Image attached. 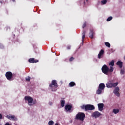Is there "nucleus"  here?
Listing matches in <instances>:
<instances>
[{
  "mask_svg": "<svg viewBox=\"0 0 125 125\" xmlns=\"http://www.w3.org/2000/svg\"><path fill=\"white\" fill-rule=\"evenodd\" d=\"M85 31H83L82 33V42H84V39H85Z\"/></svg>",
  "mask_w": 125,
  "mask_h": 125,
  "instance_id": "19",
  "label": "nucleus"
},
{
  "mask_svg": "<svg viewBox=\"0 0 125 125\" xmlns=\"http://www.w3.org/2000/svg\"><path fill=\"white\" fill-rule=\"evenodd\" d=\"M101 3L103 5L106 4L107 3V0H103L101 1Z\"/></svg>",
  "mask_w": 125,
  "mask_h": 125,
  "instance_id": "24",
  "label": "nucleus"
},
{
  "mask_svg": "<svg viewBox=\"0 0 125 125\" xmlns=\"http://www.w3.org/2000/svg\"><path fill=\"white\" fill-rule=\"evenodd\" d=\"M120 73L121 74H124L125 73V71H124V70H121Z\"/></svg>",
  "mask_w": 125,
  "mask_h": 125,
  "instance_id": "35",
  "label": "nucleus"
},
{
  "mask_svg": "<svg viewBox=\"0 0 125 125\" xmlns=\"http://www.w3.org/2000/svg\"><path fill=\"white\" fill-rule=\"evenodd\" d=\"M49 125H54V122L52 120H50L48 123Z\"/></svg>",
  "mask_w": 125,
  "mask_h": 125,
  "instance_id": "27",
  "label": "nucleus"
},
{
  "mask_svg": "<svg viewBox=\"0 0 125 125\" xmlns=\"http://www.w3.org/2000/svg\"><path fill=\"white\" fill-rule=\"evenodd\" d=\"M55 125H59V123H56L55 124Z\"/></svg>",
  "mask_w": 125,
  "mask_h": 125,
  "instance_id": "40",
  "label": "nucleus"
},
{
  "mask_svg": "<svg viewBox=\"0 0 125 125\" xmlns=\"http://www.w3.org/2000/svg\"><path fill=\"white\" fill-rule=\"evenodd\" d=\"M94 125H96L95 124H94Z\"/></svg>",
  "mask_w": 125,
  "mask_h": 125,
  "instance_id": "42",
  "label": "nucleus"
},
{
  "mask_svg": "<svg viewBox=\"0 0 125 125\" xmlns=\"http://www.w3.org/2000/svg\"><path fill=\"white\" fill-rule=\"evenodd\" d=\"M24 99L25 100H26V101H28V105L29 106H33V104H36L37 101H34L33 102V98H32V97L31 96H26L24 97ZM32 103H33V104H32Z\"/></svg>",
  "mask_w": 125,
  "mask_h": 125,
  "instance_id": "2",
  "label": "nucleus"
},
{
  "mask_svg": "<svg viewBox=\"0 0 125 125\" xmlns=\"http://www.w3.org/2000/svg\"><path fill=\"white\" fill-rule=\"evenodd\" d=\"M5 77L8 81H13V74L10 71L6 73Z\"/></svg>",
  "mask_w": 125,
  "mask_h": 125,
  "instance_id": "6",
  "label": "nucleus"
},
{
  "mask_svg": "<svg viewBox=\"0 0 125 125\" xmlns=\"http://www.w3.org/2000/svg\"><path fill=\"white\" fill-rule=\"evenodd\" d=\"M86 105H82L81 106V109H82V110H84V109H85V110L86 111Z\"/></svg>",
  "mask_w": 125,
  "mask_h": 125,
  "instance_id": "28",
  "label": "nucleus"
},
{
  "mask_svg": "<svg viewBox=\"0 0 125 125\" xmlns=\"http://www.w3.org/2000/svg\"><path fill=\"white\" fill-rule=\"evenodd\" d=\"M2 119V114L1 113H0V120H1Z\"/></svg>",
  "mask_w": 125,
  "mask_h": 125,
  "instance_id": "34",
  "label": "nucleus"
},
{
  "mask_svg": "<svg viewBox=\"0 0 125 125\" xmlns=\"http://www.w3.org/2000/svg\"><path fill=\"white\" fill-rule=\"evenodd\" d=\"M115 65V61L112 60L111 62L109 63V66H112V67H113V66Z\"/></svg>",
  "mask_w": 125,
  "mask_h": 125,
  "instance_id": "22",
  "label": "nucleus"
},
{
  "mask_svg": "<svg viewBox=\"0 0 125 125\" xmlns=\"http://www.w3.org/2000/svg\"><path fill=\"white\" fill-rule=\"evenodd\" d=\"M112 19H113V17L110 16V17H108V18L107 19L106 21H107V22H109V21H111V20H112Z\"/></svg>",
  "mask_w": 125,
  "mask_h": 125,
  "instance_id": "26",
  "label": "nucleus"
},
{
  "mask_svg": "<svg viewBox=\"0 0 125 125\" xmlns=\"http://www.w3.org/2000/svg\"><path fill=\"white\" fill-rule=\"evenodd\" d=\"M120 110L118 109H114L113 110V113H114V114H118Z\"/></svg>",
  "mask_w": 125,
  "mask_h": 125,
  "instance_id": "23",
  "label": "nucleus"
},
{
  "mask_svg": "<svg viewBox=\"0 0 125 125\" xmlns=\"http://www.w3.org/2000/svg\"><path fill=\"white\" fill-rule=\"evenodd\" d=\"M28 62H29V63H38V62H39V60H35V58H31L29 59Z\"/></svg>",
  "mask_w": 125,
  "mask_h": 125,
  "instance_id": "12",
  "label": "nucleus"
},
{
  "mask_svg": "<svg viewBox=\"0 0 125 125\" xmlns=\"http://www.w3.org/2000/svg\"><path fill=\"white\" fill-rule=\"evenodd\" d=\"M103 54H104V50L103 49H101L98 55V58L100 59V58H101V56H102Z\"/></svg>",
  "mask_w": 125,
  "mask_h": 125,
  "instance_id": "15",
  "label": "nucleus"
},
{
  "mask_svg": "<svg viewBox=\"0 0 125 125\" xmlns=\"http://www.w3.org/2000/svg\"><path fill=\"white\" fill-rule=\"evenodd\" d=\"M49 105H50V106H51V105H52V102H50L49 103Z\"/></svg>",
  "mask_w": 125,
  "mask_h": 125,
  "instance_id": "38",
  "label": "nucleus"
},
{
  "mask_svg": "<svg viewBox=\"0 0 125 125\" xmlns=\"http://www.w3.org/2000/svg\"><path fill=\"white\" fill-rule=\"evenodd\" d=\"M98 107L100 111H103L104 107V104H103V103H99L98 104Z\"/></svg>",
  "mask_w": 125,
  "mask_h": 125,
  "instance_id": "13",
  "label": "nucleus"
},
{
  "mask_svg": "<svg viewBox=\"0 0 125 125\" xmlns=\"http://www.w3.org/2000/svg\"><path fill=\"white\" fill-rule=\"evenodd\" d=\"M88 2V0H82L80 1V4H83V5H85L86 3Z\"/></svg>",
  "mask_w": 125,
  "mask_h": 125,
  "instance_id": "18",
  "label": "nucleus"
},
{
  "mask_svg": "<svg viewBox=\"0 0 125 125\" xmlns=\"http://www.w3.org/2000/svg\"><path fill=\"white\" fill-rule=\"evenodd\" d=\"M31 80V77L30 76H28L26 78V81H27L28 82L30 81Z\"/></svg>",
  "mask_w": 125,
  "mask_h": 125,
  "instance_id": "31",
  "label": "nucleus"
},
{
  "mask_svg": "<svg viewBox=\"0 0 125 125\" xmlns=\"http://www.w3.org/2000/svg\"><path fill=\"white\" fill-rule=\"evenodd\" d=\"M105 45H106V46H107V47H111V44H110V43L106 42L105 43Z\"/></svg>",
  "mask_w": 125,
  "mask_h": 125,
  "instance_id": "25",
  "label": "nucleus"
},
{
  "mask_svg": "<svg viewBox=\"0 0 125 125\" xmlns=\"http://www.w3.org/2000/svg\"><path fill=\"white\" fill-rule=\"evenodd\" d=\"M72 105L67 104L65 106V110L67 112H70L71 110H72Z\"/></svg>",
  "mask_w": 125,
  "mask_h": 125,
  "instance_id": "14",
  "label": "nucleus"
},
{
  "mask_svg": "<svg viewBox=\"0 0 125 125\" xmlns=\"http://www.w3.org/2000/svg\"><path fill=\"white\" fill-rule=\"evenodd\" d=\"M119 91H120V88H119V87H116L114 89L113 93H114V94H115V95H116V96L119 97L120 96V93H119Z\"/></svg>",
  "mask_w": 125,
  "mask_h": 125,
  "instance_id": "10",
  "label": "nucleus"
},
{
  "mask_svg": "<svg viewBox=\"0 0 125 125\" xmlns=\"http://www.w3.org/2000/svg\"><path fill=\"white\" fill-rule=\"evenodd\" d=\"M95 109V107H94V106L91 104L86 105V111H92Z\"/></svg>",
  "mask_w": 125,
  "mask_h": 125,
  "instance_id": "8",
  "label": "nucleus"
},
{
  "mask_svg": "<svg viewBox=\"0 0 125 125\" xmlns=\"http://www.w3.org/2000/svg\"><path fill=\"white\" fill-rule=\"evenodd\" d=\"M74 59H75V58H74L73 57H71L69 59V61H70V62H72V61H73Z\"/></svg>",
  "mask_w": 125,
  "mask_h": 125,
  "instance_id": "32",
  "label": "nucleus"
},
{
  "mask_svg": "<svg viewBox=\"0 0 125 125\" xmlns=\"http://www.w3.org/2000/svg\"><path fill=\"white\" fill-rule=\"evenodd\" d=\"M124 60H125V55L124 57Z\"/></svg>",
  "mask_w": 125,
  "mask_h": 125,
  "instance_id": "41",
  "label": "nucleus"
},
{
  "mask_svg": "<svg viewBox=\"0 0 125 125\" xmlns=\"http://www.w3.org/2000/svg\"><path fill=\"white\" fill-rule=\"evenodd\" d=\"M6 117L9 120H12V121H17V118H16V117H15L14 115H7Z\"/></svg>",
  "mask_w": 125,
  "mask_h": 125,
  "instance_id": "11",
  "label": "nucleus"
},
{
  "mask_svg": "<svg viewBox=\"0 0 125 125\" xmlns=\"http://www.w3.org/2000/svg\"><path fill=\"white\" fill-rule=\"evenodd\" d=\"M67 49H71V46H68L67 47Z\"/></svg>",
  "mask_w": 125,
  "mask_h": 125,
  "instance_id": "39",
  "label": "nucleus"
},
{
  "mask_svg": "<svg viewBox=\"0 0 125 125\" xmlns=\"http://www.w3.org/2000/svg\"><path fill=\"white\" fill-rule=\"evenodd\" d=\"M100 116H101V113H100L98 111H95L93 113H92L91 115V116L94 118H95V119H96V118H99Z\"/></svg>",
  "mask_w": 125,
  "mask_h": 125,
  "instance_id": "9",
  "label": "nucleus"
},
{
  "mask_svg": "<svg viewBox=\"0 0 125 125\" xmlns=\"http://www.w3.org/2000/svg\"><path fill=\"white\" fill-rule=\"evenodd\" d=\"M119 84V83L116 82L114 83V81L113 80L109 81L107 83H106V87L107 88H112V87H116Z\"/></svg>",
  "mask_w": 125,
  "mask_h": 125,
  "instance_id": "4",
  "label": "nucleus"
},
{
  "mask_svg": "<svg viewBox=\"0 0 125 125\" xmlns=\"http://www.w3.org/2000/svg\"><path fill=\"white\" fill-rule=\"evenodd\" d=\"M116 65L119 66V68H122L123 67V62H121L120 61H118L116 63Z\"/></svg>",
  "mask_w": 125,
  "mask_h": 125,
  "instance_id": "17",
  "label": "nucleus"
},
{
  "mask_svg": "<svg viewBox=\"0 0 125 125\" xmlns=\"http://www.w3.org/2000/svg\"><path fill=\"white\" fill-rule=\"evenodd\" d=\"M4 47L3 45L0 44V48L2 49V48H4Z\"/></svg>",
  "mask_w": 125,
  "mask_h": 125,
  "instance_id": "33",
  "label": "nucleus"
},
{
  "mask_svg": "<svg viewBox=\"0 0 125 125\" xmlns=\"http://www.w3.org/2000/svg\"><path fill=\"white\" fill-rule=\"evenodd\" d=\"M113 71H114V67L110 66V69H109V72H112Z\"/></svg>",
  "mask_w": 125,
  "mask_h": 125,
  "instance_id": "29",
  "label": "nucleus"
},
{
  "mask_svg": "<svg viewBox=\"0 0 125 125\" xmlns=\"http://www.w3.org/2000/svg\"><path fill=\"white\" fill-rule=\"evenodd\" d=\"M61 106L62 108H63V107H64V106H65V100H61Z\"/></svg>",
  "mask_w": 125,
  "mask_h": 125,
  "instance_id": "21",
  "label": "nucleus"
},
{
  "mask_svg": "<svg viewBox=\"0 0 125 125\" xmlns=\"http://www.w3.org/2000/svg\"><path fill=\"white\" fill-rule=\"evenodd\" d=\"M94 35V32L93 31V29H91L90 30V33H89V37L90 39H93V36Z\"/></svg>",
  "mask_w": 125,
  "mask_h": 125,
  "instance_id": "16",
  "label": "nucleus"
},
{
  "mask_svg": "<svg viewBox=\"0 0 125 125\" xmlns=\"http://www.w3.org/2000/svg\"><path fill=\"white\" fill-rule=\"evenodd\" d=\"M86 22H85L84 24L82 25L83 29H84L86 27Z\"/></svg>",
  "mask_w": 125,
  "mask_h": 125,
  "instance_id": "30",
  "label": "nucleus"
},
{
  "mask_svg": "<svg viewBox=\"0 0 125 125\" xmlns=\"http://www.w3.org/2000/svg\"><path fill=\"white\" fill-rule=\"evenodd\" d=\"M102 72L105 75H108V73H109V67L105 64L102 67Z\"/></svg>",
  "mask_w": 125,
  "mask_h": 125,
  "instance_id": "7",
  "label": "nucleus"
},
{
  "mask_svg": "<svg viewBox=\"0 0 125 125\" xmlns=\"http://www.w3.org/2000/svg\"><path fill=\"white\" fill-rule=\"evenodd\" d=\"M49 87L51 91L55 92L57 90V87H58V84H57V81L55 80H53L51 82V83L49 85Z\"/></svg>",
  "mask_w": 125,
  "mask_h": 125,
  "instance_id": "1",
  "label": "nucleus"
},
{
  "mask_svg": "<svg viewBox=\"0 0 125 125\" xmlns=\"http://www.w3.org/2000/svg\"><path fill=\"white\" fill-rule=\"evenodd\" d=\"M0 3H3V0H0Z\"/></svg>",
  "mask_w": 125,
  "mask_h": 125,
  "instance_id": "37",
  "label": "nucleus"
},
{
  "mask_svg": "<svg viewBox=\"0 0 125 125\" xmlns=\"http://www.w3.org/2000/svg\"><path fill=\"white\" fill-rule=\"evenodd\" d=\"M75 86H76V83L73 81L71 82L69 84V87H73Z\"/></svg>",
  "mask_w": 125,
  "mask_h": 125,
  "instance_id": "20",
  "label": "nucleus"
},
{
  "mask_svg": "<svg viewBox=\"0 0 125 125\" xmlns=\"http://www.w3.org/2000/svg\"><path fill=\"white\" fill-rule=\"evenodd\" d=\"M5 125H10V124H9V123L7 122L5 123Z\"/></svg>",
  "mask_w": 125,
  "mask_h": 125,
  "instance_id": "36",
  "label": "nucleus"
},
{
  "mask_svg": "<svg viewBox=\"0 0 125 125\" xmlns=\"http://www.w3.org/2000/svg\"><path fill=\"white\" fill-rule=\"evenodd\" d=\"M76 120H79L80 121H84L85 119V114L83 112H79L75 117Z\"/></svg>",
  "mask_w": 125,
  "mask_h": 125,
  "instance_id": "3",
  "label": "nucleus"
},
{
  "mask_svg": "<svg viewBox=\"0 0 125 125\" xmlns=\"http://www.w3.org/2000/svg\"><path fill=\"white\" fill-rule=\"evenodd\" d=\"M105 87L106 86L104 83H100L99 85L98 88L96 91V94L99 95L102 93V90H104L105 89Z\"/></svg>",
  "mask_w": 125,
  "mask_h": 125,
  "instance_id": "5",
  "label": "nucleus"
}]
</instances>
